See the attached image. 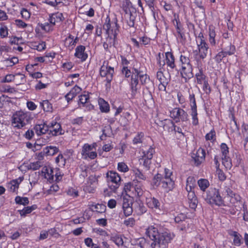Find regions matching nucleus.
Returning a JSON list of instances; mask_svg holds the SVG:
<instances>
[{
  "mask_svg": "<svg viewBox=\"0 0 248 248\" xmlns=\"http://www.w3.org/2000/svg\"><path fill=\"white\" fill-rule=\"evenodd\" d=\"M146 234L153 241L151 244L152 248H167L174 237V235L170 232L159 233L157 229L153 226L147 229Z\"/></svg>",
  "mask_w": 248,
  "mask_h": 248,
  "instance_id": "obj_1",
  "label": "nucleus"
},
{
  "mask_svg": "<svg viewBox=\"0 0 248 248\" xmlns=\"http://www.w3.org/2000/svg\"><path fill=\"white\" fill-rule=\"evenodd\" d=\"M202 197L209 204H215L218 206L224 205V201L218 189L215 188H210L206 192H202Z\"/></svg>",
  "mask_w": 248,
  "mask_h": 248,
  "instance_id": "obj_2",
  "label": "nucleus"
},
{
  "mask_svg": "<svg viewBox=\"0 0 248 248\" xmlns=\"http://www.w3.org/2000/svg\"><path fill=\"white\" fill-rule=\"evenodd\" d=\"M139 78L142 84L146 83L147 79V75L140 69L134 68L132 73L131 81V88L132 95H135L137 93L139 83Z\"/></svg>",
  "mask_w": 248,
  "mask_h": 248,
  "instance_id": "obj_3",
  "label": "nucleus"
},
{
  "mask_svg": "<svg viewBox=\"0 0 248 248\" xmlns=\"http://www.w3.org/2000/svg\"><path fill=\"white\" fill-rule=\"evenodd\" d=\"M30 117L26 113L20 111L15 113L12 117V125L15 127L21 128L29 121Z\"/></svg>",
  "mask_w": 248,
  "mask_h": 248,
  "instance_id": "obj_4",
  "label": "nucleus"
},
{
  "mask_svg": "<svg viewBox=\"0 0 248 248\" xmlns=\"http://www.w3.org/2000/svg\"><path fill=\"white\" fill-rule=\"evenodd\" d=\"M114 73V68L108 66L107 61H104L100 69V75L102 77L106 78L107 89L110 88V82L112 80Z\"/></svg>",
  "mask_w": 248,
  "mask_h": 248,
  "instance_id": "obj_5",
  "label": "nucleus"
},
{
  "mask_svg": "<svg viewBox=\"0 0 248 248\" xmlns=\"http://www.w3.org/2000/svg\"><path fill=\"white\" fill-rule=\"evenodd\" d=\"M106 177L109 188L115 192L121 183L120 176L115 171H108L106 174Z\"/></svg>",
  "mask_w": 248,
  "mask_h": 248,
  "instance_id": "obj_6",
  "label": "nucleus"
},
{
  "mask_svg": "<svg viewBox=\"0 0 248 248\" xmlns=\"http://www.w3.org/2000/svg\"><path fill=\"white\" fill-rule=\"evenodd\" d=\"M119 26L117 23V20L115 19L114 21L110 22V18L107 17L106 22L103 26V29L106 31L107 35H112L113 36H117L119 32Z\"/></svg>",
  "mask_w": 248,
  "mask_h": 248,
  "instance_id": "obj_7",
  "label": "nucleus"
},
{
  "mask_svg": "<svg viewBox=\"0 0 248 248\" xmlns=\"http://www.w3.org/2000/svg\"><path fill=\"white\" fill-rule=\"evenodd\" d=\"M96 146L95 143L92 145L88 143L85 144L82 148L81 152V154L82 158L84 159H87L89 158L91 159H93L97 156V153L96 152L92 151L93 148H95Z\"/></svg>",
  "mask_w": 248,
  "mask_h": 248,
  "instance_id": "obj_8",
  "label": "nucleus"
},
{
  "mask_svg": "<svg viewBox=\"0 0 248 248\" xmlns=\"http://www.w3.org/2000/svg\"><path fill=\"white\" fill-rule=\"evenodd\" d=\"M223 195H225L224 198L229 200L232 204H234L241 200V197L239 195L234 193L232 190L227 186L224 187Z\"/></svg>",
  "mask_w": 248,
  "mask_h": 248,
  "instance_id": "obj_9",
  "label": "nucleus"
},
{
  "mask_svg": "<svg viewBox=\"0 0 248 248\" xmlns=\"http://www.w3.org/2000/svg\"><path fill=\"white\" fill-rule=\"evenodd\" d=\"M132 203V198L127 196L123 197V210L124 215L126 217L131 215L133 212Z\"/></svg>",
  "mask_w": 248,
  "mask_h": 248,
  "instance_id": "obj_10",
  "label": "nucleus"
},
{
  "mask_svg": "<svg viewBox=\"0 0 248 248\" xmlns=\"http://www.w3.org/2000/svg\"><path fill=\"white\" fill-rule=\"evenodd\" d=\"M48 125V134L53 136L63 135L64 130L62 128L61 124L56 122H52Z\"/></svg>",
  "mask_w": 248,
  "mask_h": 248,
  "instance_id": "obj_11",
  "label": "nucleus"
},
{
  "mask_svg": "<svg viewBox=\"0 0 248 248\" xmlns=\"http://www.w3.org/2000/svg\"><path fill=\"white\" fill-rule=\"evenodd\" d=\"M165 60L167 66V70L170 75V73L172 72L173 70L176 68L175 64V58L172 53L170 52H167L165 53Z\"/></svg>",
  "mask_w": 248,
  "mask_h": 248,
  "instance_id": "obj_12",
  "label": "nucleus"
},
{
  "mask_svg": "<svg viewBox=\"0 0 248 248\" xmlns=\"http://www.w3.org/2000/svg\"><path fill=\"white\" fill-rule=\"evenodd\" d=\"M172 117L174 118H179L182 121H186L188 120V114L183 109L176 108H174L170 112Z\"/></svg>",
  "mask_w": 248,
  "mask_h": 248,
  "instance_id": "obj_13",
  "label": "nucleus"
},
{
  "mask_svg": "<svg viewBox=\"0 0 248 248\" xmlns=\"http://www.w3.org/2000/svg\"><path fill=\"white\" fill-rule=\"evenodd\" d=\"M199 57L201 59H204L209 53V47L205 40H201L198 43Z\"/></svg>",
  "mask_w": 248,
  "mask_h": 248,
  "instance_id": "obj_14",
  "label": "nucleus"
},
{
  "mask_svg": "<svg viewBox=\"0 0 248 248\" xmlns=\"http://www.w3.org/2000/svg\"><path fill=\"white\" fill-rule=\"evenodd\" d=\"M205 153L203 149H199L195 155L192 156L196 166L200 165L205 159Z\"/></svg>",
  "mask_w": 248,
  "mask_h": 248,
  "instance_id": "obj_15",
  "label": "nucleus"
},
{
  "mask_svg": "<svg viewBox=\"0 0 248 248\" xmlns=\"http://www.w3.org/2000/svg\"><path fill=\"white\" fill-rule=\"evenodd\" d=\"M174 186V182L171 178H163L161 186L166 192L172 190Z\"/></svg>",
  "mask_w": 248,
  "mask_h": 248,
  "instance_id": "obj_16",
  "label": "nucleus"
},
{
  "mask_svg": "<svg viewBox=\"0 0 248 248\" xmlns=\"http://www.w3.org/2000/svg\"><path fill=\"white\" fill-rule=\"evenodd\" d=\"M85 47L82 45L78 46L76 48L75 56L77 58L81 59V61H84L88 57V54L85 52Z\"/></svg>",
  "mask_w": 248,
  "mask_h": 248,
  "instance_id": "obj_17",
  "label": "nucleus"
},
{
  "mask_svg": "<svg viewBox=\"0 0 248 248\" xmlns=\"http://www.w3.org/2000/svg\"><path fill=\"white\" fill-rule=\"evenodd\" d=\"M147 205L152 209H159L160 203L159 201L154 197H149L146 198Z\"/></svg>",
  "mask_w": 248,
  "mask_h": 248,
  "instance_id": "obj_18",
  "label": "nucleus"
},
{
  "mask_svg": "<svg viewBox=\"0 0 248 248\" xmlns=\"http://www.w3.org/2000/svg\"><path fill=\"white\" fill-rule=\"evenodd\" d=\"M33 129L35 130L36 134L38 136L45 134L47 132H48L49 131L48 125L45 124H36L34 127Z\"/></svg>",
  "mask_w": 248,
  "mask_h": 248,
  "instance_id": "obj_19",
  "label": "nucleus"
},
{
  "mask_svg": "<svg viewBox=\"0 0 248 248\" xmlns=\"http://www.w3.org/2000/svg\"><path fill=\"white\" fill-rule=\"evenodd\" d=\"M64 19L63 14L61 13L52 14L49 16V22L53 25H55L56 22L62 21Z\"/></svg>",
  "mask_w": 248,
  "mask_h": 248,
  "instance_id": "obj_20",
  "label": "nucleus"
},
{
  "mask_svg": "<svg viewBox=\"0 0 248 248\" xmlns=\"http://www.w3.org/2000/svg\"><path fill=\"white\" fill-rule=\"evenodd\" d=\"M81 91V89L77 85H76L72 90L65 95V98L68 102L72 100Z\"/></svg>",
  "mask_w": 248,
  "mask_h": 248,
  "instance_id": "obj_21",
  "label": "nucleus"
},
{
  "mask_svg": "<svg viewBox=\"0 0 248 248\" xmlns=\"http://www.w3.org/2000/svg\"><path fill=\"white\" fill-rule=\"evenodd\" d=\"M187 198L190 207L192 209H195L197 205L198 201L194 191L188 192Z\"/></svg>",
  "mask_w": 248,
  "mask_h": 248,
  "instance_id": "obj_22",
  "label": "nucleus"
},
{
  "mask_svg": "<svg viewBox=\"0 0 248 248\" xmlns=\"http://www.w3.org/2000/svg\"><path fill=\"white\" fill-rule=\"evenodd\" d=\"M181 74L183 78L185 79H189L193 77L192 67H187L181 68Z\"/></svg>",
  "mask_w": 248,
  "mask_h": 248,
  "instance_id": "obj_23",
  "label": "nucleus"
},
{
  "mask_svg": "<svg viewBox=\"0 0 248 248\" xmlns=\"http://www.w3.org/2000/svg\"><path fill=\"white\" fill-rule=\"evenodd\" d=\"M144 192L143 187L142 185L140 184L136 185L134 186L133 195H132V197H137L140 198L143 195Z\"/></svg>",
  "mask_w": 248,
  "mask_h": 248,
  "instance_id": "obj_24",
  "label": "nucleus"
},
{
  "mask_svg": "<svg viewBox=\"0 0 248 248\" xmlns=\"http://www.w3.org/2000/svg\"><path fill=\"white\" fill-rule=\"evenodd\" d=\"M163 127L165 130H167L169 132L172 131V129L174 127V123L170 120L165 119L162 122Z\"/></svg>",
  "mask_w": 248,
  "mask_h": 248,
  "instance_id": "obj_25",
  "label": "nucleus"
},
{
  "mask_svg": "<svg viewBox=\"0 0 248 248\" xmlns=\"http://www.w3.org/2000/svg\"><path fill=\"white\" fill-rule=\"evenodd\" d=\"M133 188L134 186L132 185L131 183H128L125 184L124 190L126 193V195L125 196L132 198V195H133Z\"/></svg>",
  "mask_w": 248,
  "mask_h": 248,
  "instance_id": "obj_26",
  "label": "nucleus"
},
{
  "mask_svg": "<svg viewBox=\"0 0 248 248\" xmlns=\"http://www.w3.org/2000/svg\"><path fill=\"white\" fill-rule=\"evenodd\" d=\"M58 151L59 149L56 146H47L44 149V153L46 155H53Z\"/></svg>",
  "mask_w": 248,
  "mask_h": 248,
  "instance_id": "obj_27",
  "label": "nucleus"
},
{
  "mask_svg": "<svg viewBox=\"0 0 248 248\" xmlns=\"http://www.w3.org/2000/svg\"><path fill=\"white\" fill-rule=\"evenodd\" d=\"M36 208L37 206L36 205H33L31 206L26 207L22 210H18V212L21 216H25L26 215L31 213Z\"/></svg>",
  "mask_w": 248,
  "mask_h": 248,
  "instance_id": "obj_28",
  "label": "nucleus"
},
{
  "mask_svg": "<svg viewBox=\"0 0 248 248\" xmlns=\"http://www.w3.org/2000/svg\"><path fill=\"white\" fill-rule=\"evenodd\" d=\"M222 164L226 169H230L232 166V160L228 155L222 156Z\"/></svg>",
  "mask_w": 248,
  "mask_h": 248,
  "instance_id": "obj_29",
  "label": "nucleus"
},
{
  "mask_svg": "<svg viewBox=\"0 0 248 248\" xmlns=\"http://www.w3.org/2000/svg\"><path fill=\"white\" fill-rule=\"evenodd\" d=\"M198 184L202 192H206L205 189L209 186V183L206 179H201L198 181Z\"/></svg>",
  "mask_w": 248,
  "mask_h": 248,
  "instance_id": "obj_30",
  "label": "nucleus"
},
{
  "mask_svg": "<svg viewBox=\"0 0 248 248\" xmlns=\"http://www.w3.org/2000/svg\"><path fill=\"white\" fill-rule=\"evenodd\" d=\"M40 105L45 111L51 112L52 111V105L47 100H44L40 103Z\"/></svg>",
  "mask_w": 248,
  "mask_h": 248,
  "instance_id": "obj_31",
  "label": "nucleus"
},
{
  "mask_svg": "<svg viewBox=\"0 0 248 248\" xmlns=\"http://www.w3.org/2000/svg\"><path fill=\"white\" fill-rule=\"evenodd\" d=\"M197 83L199 84H202L205 83L207 79L206 77L203 74L202 71L201 70L196 74Z\"/></svg>",
  "mask_w": 248,
  "mask_h": 248,
  "instance_id": "obj_32",
  "label": "nucleus"
},
{
  "mask_svg": "<svg viewBox=\"0 0 248 248\" xmlns=\"http://www.w3.org/2000/svg\"><path fill=\"white\" fill-rule=\"evenodd\" d=\"M31 47L38 51H42L46 48V43L43 41L33 42L31 44Z\"/></svg>",
  "mask_w": 248,
  "mask_h": 248,
  "instance_id": "obj_33",
  "label": "nucleus"
},
{
  "mask_svg": "<svg viewBox=\"0 0 248 248\" xmlns=\"http://www.w3.org/2000/svg\"><path fill=\"white\" fill-rule=\"evenodd\" d=\"M99 104L100 105V109L102 112H107L109 111V105L104 99H100Z\"/></svg>",
  "mask_w": 248,
  "mask_h": 248,
  "instance_id": "obj_34",
  "label": "nucleus"
},
{
  "mask_svg": "<svg viewBox=\"0 0 248 248\" xmlns=\"http://www.w3.org/2000/svg\"><path fill=\"white\" fill-rule=\"evenodd\" d=\"M15 202L16 204L23 205H26L29 203V201L27 197L16 196L15 198Z\"/></svg>",
  "mask_w": 248,
  "mask_h": 248,
  "instance_id": "obj_35",
  "label": "nucleus"
},
{
  "mask_svg": "<svg viewBox=\"0 0 248 248\" xmlns=\"http://www.w3.org/2000/svg\"><path fill=\"white\" fill-rule=\"evenodd\" d=\"M140 164H142L147 170L150 169L151 159L142 157L139 159Z\"/></svg>",
  "mask_w": 248,
  "mask_h": 248,
  "instance_id": "obj_36",
  "label": "nucleus"
},
{
  "mask_svg": "<svg viewBox=\"0 0 248 248\" xmlns=\"http://www.w3.org/2000/svg\"><path fill=\"white\" fill-rule=\"evenodd\" d=\"M93 207H94L95 210L93 209L90 208V210L92 211H95L97 213H102L105 212L106 210V206L102 204H97L95 205H92Z\"/></svg>",
  "mask_w": 248,
  "mask_h": 248,
  "instance_id": "obj_37",
  "label": "nucleus"
},
{
  "mask_svg": "<svg viewBox=\"0 0 248 248\" xmlns=\"http://www.w3.org/2000/svg\"><path fill=\"white\" fill-rule=\"evenodd\" d=\"M134 173L136 178L141 180H146L147 178L146 175L139 169H137L134 170Z\"/></svg>",
  "mask_w": 248,
  "mask_h": 248,
  "instance_id": "obj_38",
  "label": "nucleus"
},
{
  "mask_svg": "<svg viewBox=\"0 0 248 248\" xmlns=\"http://www.w3.org/2000/svg\"><path fill=\"white\" fill-rule=\"evenodd\" d=\"M224 50L227 55H232L235 52V47L230 43L229 46L224 47Z\"/></svg>",
  "mask_w": 248,
  "mask_h": 248,
  "instance_id": "obj_39",
  "label": "nucleus"
},
{
  "mask_svg": "<svg viewBox=\"0 0 248 248\" xmlns=\"http://www.w3.org/2000/svg\"><path fill=\"white\" fill-rule=\"evenodd\" d=\"M191 115L192 119V124L194 125H197L199 124L198 118V113L197 109H191Z\"/></svg>",
  "mask_w": 248,
  "mask_h": 248,
  "instance_id": "obj_40",
  "label": "nucleus"
},
{
  "mask_svg": "<svg viewBox=\"0 0 248 248\" xmlns=\"http://www.w3.org/2000/svg\"><path fill=\"white\" fill-rule=\"evenodd\" d=\"M111 239L118 246L123 245L124 241L121 235H114L111 237Z\"/></svg>",
  "mask_w": 248,
  "mask_h": 248,
  "instance_id": "obj_41",
  "label": "nucleus"
},
{
  "mask_svg": "<svg viewBox=\"0 0 248 248\" xmlns=\"http://www.w3.org/2000/svg\"><path fill=\"white\" fill-rule=\"evenodd\" d=\"M143 155L142 157L152 159L153 154L155 153V150L153 148L150 147L147 151L143 152Z\"/></svg>",
  "mask_w": 248,
  "mask_h": 248,
  "instance_id": "obj_42",
  "label": "nucleus"
},
{
  "mask_svg": "<svg viewBox=\"0 0 248 248\" xmlns=\"http://www.w3.org/2000/svg\"><path fill=\"white\" fill-rule=\"evenodd\" d=\"M156 77L159 80L160 82H163V83L168 84L170 79L166 78L163 75V73L161 71H158L156 74Z\"/></svg>",
  "mask_w": 248,
  "mask_h": 248,
  "instance_id": "obj_43",
  "label": "nucleus"
},
{
  "mask_svg": "<svg viewBox=\"0 0 248 248\" xmlns=\"http://www.w3.org/2000/svg\"><path fill=\"white\" fill-rule=\"evenodd\" d=\"M189 104L191 109H197V105L195 95L193 93H189Z\"/></svg>",
  "mask_w": 248,
  "mask_h": 248,
  "instance_id": "obj_44",
  "label": "nucleus"
},
{
  "mask_svg": "<svg viewBox=\"0 0 248 248\" xmlns=\"http://www.w3.org/2000/svg\"><path fill=\"white\" fill-rule=\"evenodd\" d=\"M163 178V177L162 176L161 174L159 173L156 174L153 179V183L154 185L156 186H158L160 184L161 185Z\"/></svg>",
  "mask_w": 248,
  "mask_h": 248,
  "instance_id": "obj_45",
  "label": "nucleus"
},
{
  "mask_svg": "<svg viewBox=\"0 0 248 248\" xmlns=\"http://www.w3.org/2000/svg\"><path fill=\"white\" fill-rule=\"evenodd\" d=\"M144 138V134L142 132L139 133L133 140L134 144L142 143Z\"/></svg>",
  "mask_w": 248,
  "mask_h": 248,
  "instance_id": "obj_46",
  "label": "nucleus"
},
{
  "mask_svg": "<svg viewBox=\"0 0 248 248\" xmlns=\"http://www.w3.org/2000/svg\"><path fill=\"white\" fill-rule=\"evenodd\" d=\"M41 167V162L36 161L35 162L31 163L28 165V169L35 170H38Z\"/></svg>",
  "mask_w": 248,
  "mask_h": 248,
  "instance_id": "obj_47",
  "label": "nucleus"
},
{
  "mask_svg": "<svg viewBox=\"0 0 248 248\" xmlns=\"http://www.w3.org/2000/svg\"><path fill=\"white\" fill-rule=\"evenodd\" d=\"M227 55L224 50H222L218 52L215 57V60L217 62H220L223 58L225 57Z\"/></svg>",
  "mask_w": 248,
  "mask_h": 248,
  "instance_id": "obj_48",
  "label": "nucleus"
},
{
  "mask_svg": "<svg viewBox=\"0 0 248 248\" xmlns=\"http://www.w3.org/2000/svg\"><path fill=\"white\" fill-rule=\"evenodd\" d=\"M88 184L90 185H94L98 184V177L96 175H90L88 179Z\"/></svg>",
  "mask_w": 248,
  "mask_h": 248,
  "instance_id": "obj_49",
  "label": "nucleus"
},
{
  "mask_svg": "<svg viewBox=\"0 0 248 248\" xmlns=\"http://www.w3.org/2000/svg\"><path fill=\"white\" fill-rule=\"evenodd\" d=\"M117 40V36H113L112 35H108V37L106 38V42L109 45V46H113Z\"/></svg>",
  "mask_w": 248,
  "mask_h": 248,
  "instance_id": "obj_50",
  "label": "nucleus"
},
{
  "mask_svg": "<svg viewBox=\"0 0 248 248\" xmlns=\"http://www.w3.org/2000/svg\"><path fill=\"white\" fill-rule=\"evenodd\" d=\"M118 170L120 171L125 172L128 170V168L124 162H119L118 164Z\"/></svg>",
  "mask_w": 248,
  "mask_h": 248,
  "instance_id": "obj_51",
  "label": "nucleus"
},
{
  "mask_svg": "<svg viewBox=\"0 0 248 248\" xmlns=\"http://www.w3.org/2000/svg\"><path fill=\"white\" fill-rule=\"evenodd\" d=\"M220 149L222 154V156L228 155L229 148L226 144L222 143L220 145Z\"/></svg>",
  "mask_w": 248,
  "mask_h": 248,
  "instance_id": "obj_52",
  "label": "nucleus"
},
{
  "mask_svg": "<svg viewBox=\"0 0 248 248\" xmlns=\"http://www.w3.org/2000/svg\"><path fill=\"white\" fill-rule=\"evenodd\" d=\"M216 133L215 131L213 130H211L209 133H207L205 136V139L207 140H216Z\"/></svg>",
  "mask_w": 248,
  "mask_h": 248,
  "instance_id": "obj_53",
  "label": "nucleus"
},
{
  "mask_svg": "<svg viewBox=\"0 0 248 248\" xmlns=\"http://www.w3.org/2000/svg\"><path fill=\"white\" fill-rule=\"evenodd\" d=\"M135 223V220L133 217H130L124 221V224L127 227H133Z\"/></svg>",
  "mask_w": 248,
  "mask_h": 248,
  "instance_id": "obj_54",
  "label": "nucleus"
},
{
  "mask_svg": "<svg viewBox=\"0 0 248 248\" xmlns=\"http://www.w3.org/2000/svg\"><path fill=\"white\" fill-rule=\"evenodd\" d=\"M233 243L236 246H240L241 244V239L240 236L237 234L236 232H233Z\"/></svg>",
  "mask_w": 248,
  "mask_h": 248,
  "instance_id": "obj_55",
  "label": "nucleus"
},
{
  "mask_svg": "<svg viewBox=\"0 0 248 248\" xmlns=\"http://www.w3.org/2000/svg\"><path fill=\"white\" fill-rule=\"evenodd\" d=\"M89 98L88 94H82L79 96V103L84 105L87 102Z\"/></svg>",
  "mask_w": 248,
  "mask_h": 248,
  "instance_id": "obj_56",
  "label": "nucleus"
},
{
  "mask_svg": "<svg viewBox=\"0 0 248 248\" xmlns=\"http://www.w3.org/2000/svg\"><path fill=\"white\" fill-rule=\"evenodd\" d=\"M47 173L45 174L46 178L49 181L53 180L54 176L53 170L50 169L49 170H47Z\"/></svg>",
  "mask_w": 248,
  "mask_h": 248,
  "instance_id": "obj_57",
  "label": "nucleus"
},
{
  "mask_svg": "<svg viewBox=\"0 0 248 248\" xmlns=\"http://www.w3.org/2000/svg\"><path fill=\"white\" fill-rule=\"evenodd\" d=\"M8 29L6 26L1 27L0 29V35L4 38L8 35Z\"/></svg>",
  "mask_w": 248,
  "mask_h": 248,
  "instance_id": "obj_58",
  "label": "nucleus"
},
{
  "mask_svg": "<svg viewBox=\"0 0 248 248\" xmlns=\"http://www.w3.org/2000/svg\"><path fill=\"white\" fill-rule=\"evenodd\" d=\"M209 38H215L216 35L215 31V28L213 26H210L209 27Z\"/></svg>",
  "mask_w": 248,
  "mask_h": 248,
  "instance_id": "obj_59",
  "label": "nucleus"
},
{
  "mask_svg": "<svg viewBox=\"0 0 248 248\" xmlns=\"http://www.w3.org/2000/svg\"><path fill=\"white\" fill-rule=\"evenodd\" d=\"M15 75L13 74H9L6 75L4 79L2 80L3 82H9L14 80L15 79Z\"/></svg>",
  "mask_w": 248,
  "mask_h": 248,
  "instance_id": "obj_60",
  "label": "nucleus"
},
{
  "mask_svg": "<svg viewBox=\"0 0 248 248\" xmlns=\"http://www.w3.org/2000/svg\"><path fill=\"white\" fill-rule=\"evenodd\" d=\"M137 212L139 214H142L145 213L146 211V207L143 205V204H139L137 209Z\"/></svg>",
  "mask_w": 248,
  "mask_h": 248,
  "instance_id": "obj_61",
  "label": "nucleus"
},
{
  "mask_svg": "<svg viewBox=\"0 0 248 248\" xmlns=\"http://www.w3.org/2000/svg\"><path fill=\"white\" fill-rule=\"evenodd\" d=\"M186 184L195 186L196 185V180L194 177L189 176L186 180Z\"/></svg>",
  "mask_w": 248,
  "mask_h": 248,
  "instance_id": "obj_62",
  "label": "nucleus"
},
{
  "mask_svg": "<svg viewBox=\"0 0 248 248\" xmlns=\"http://www.w3.org/2000/svg\"><path fill=\"white\" fill-rule=\"evenodd\" d=\"M217 172L218 174V178L221 181H224L226 179V176L224 172L219 169H217Z\"/></svg>",
  "mask_w": 248,
  "mask_h": 248,
  "instance_id": "obj_63",
  "label": "nucleus"
},
{
  "mask_svg": "<svg viewBox=\"0 0 248 248\" xmlns=\"http://www.w3.org/2000/svg\"><path fill=\"white\" fill-rule=\"evenodd\" d=\"M203 90L207 94L211 92L210 87L208 83L207 80L203 83Z\"/></svg>",
  "mask_w": 248,
  "mask_h": 248,
  "instance_id": "obj_64",
  "label": "nucleus"
}]
</instances>
